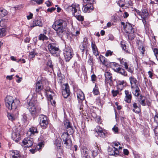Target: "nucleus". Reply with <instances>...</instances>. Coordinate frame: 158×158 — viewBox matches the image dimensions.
<instances>
[{"instance_id":"obj_1","label":"nucleus","mask_w":158,"mask_h":158,"mask_svg":"<svg viewBox=\"0 0 158 158\" xmlns=\"http://www.w3.org/2000/svg\"><path fill=\"white\" fill-rule=\"evenodd\" d=\"M66 26L65 21L62 19L56 21L52 25L53 28L56 31V33L60 37H62L65 34L64 29Z\"/></svg>"},{"instance_id":"obj_2","label":"nucleus","mask_w":158,"mask_h":158,"mask_svg":"<svg viewBox=\"0 0 158 158\" xmlns=\"http://www.w3.org/2000/svg\"><path fill=\"white\" fill-rule=\"evenodd\" d=\"M5 105L9 110H13L15 111H18L17 108L19 106L20 102L17 99H14L13 97L9 96L5 99Z\"/></svg>"},{"instance_id":"obj_3","label":"nucleus","mask_w":158,"mask_h":158,"mask_svg":"<svg viewBox=\"0 0 158 158\" xmlns=\"http://www.w3.org/2000/svg\"><path fill=\"white\" fill-rule=\"evenodd\" d=\"M68 9V10H71L73 15L76 17L77 20L79 21H83V17L80 15L81 11L78 4L73 3L71 6H69Z\"/></svg>"},{"instance_id":"obj_4","label":"nucleus","mask_w":158,"mask_h":158,"mask_svg":"<svg viewBox=\"0 0 158 158\" xmlns=\"http://www.w3.org/2000/svg\"><path fill=\"white\" fill-rule=\"evenodd\" d=\"M129 81L132 93L135 96H138L140 90L138 87V81L132 75L129 77Z\"/></svg>"},{"instance_id":"obj_5","label":"nucleus","mask_w":158,"mask_h":158,"mask_svg":"<svg viewBox=\"0 0 158 158\" xmlns=\"http://www.w3.org/2000/svg\"><path fill=\"white\" fill-rule=\"evenodd\" d=\"M37 100L34 101L31 100L28 103L29 110L33 118L36 117L38 114L41 112V108L37 107Z\"/></svg>"},{"instance_id":"obj_6","label":"nucleus","mask_w":158,"mask_h":158,"mask_svg":"<svg viewBox=\"0 0 158 158\" xmlns=\"http://www.w3.org/2000/svg\"><path fill=\"white\" fill-rule=\"evenodd\" d=\"M61 139L66 148H69L72 145L69 135L67 132H64L61 135Z\"/></svg>"},{"instance_id":"obj_7","label":"nucleus","mask_w":158,"mask_h":158,"mask_svg":"<svg viewBox=\"0 0 158 158\" xmlns=\"http://www.w3.org/2000/svg\"><path fill=\"white\" fill-rule=\"evenodd\" d=\"M73 51L72 48L69 46H66L63 50V55L66 62L69 61L73 57Z\"/></svg>"},{"instance_id":"obj_8","label":"nucleus","mask_w":158,"mask_h":158,"mask_svg":"<svg viewBox=\"0 0 158 158\" xmlns=\"http://www.w3.org/2000/svg\"><path fill=\"white\" fill-rule=\"evenodd\" d=\"M48 48L50 53L54 56H57L60 52L59 48L56 47L53 43L49 44L48 46Z\"/></svg>"},{"instance_id":"obj_9","label":"nucleus","mask_w":158,"mask_h":158,"mask_svg":"<svg viewBox=\"0 0 158 158\" xmlns=\"http://www.w3.org/2000/svg\"><path fill=\"white\" fill-rule=\"evenodd\" d=\"M39 120L41 127L44 129L46 128L48 124L47 117L43 114H41L39 116Z\"/></svg>"},{"instance_id":"obj_10","label":"nucleus","mask_w":158,"mask_h":158,"mask_svg":"<svg viewBox=\"0 0 158 158\" xmlns=\"http://www.w3.org/2000/svg\"><path fill=\"white\" fill-rule=\"evenodd\" d=\"M62 93L64 98H67L70 95V91L69 86L67 83L64 84L62 86Z\"/></svg>"},{"instance_id":"obj_11","label":"nucleus","mask_w":158,"mask_h":158,"mask_svg":"<svg viewBox=\"0 0 158 158\" xmlns=\"http://www.w3.org/2000/svg\"><path fill=\"white\" fill-rule=\"evenodd\" d=\"M35 87V91L36 93H39L41 90L43 89L44 90V89H45L44 87L42 81H38L36 82Z\"/></svg>"},{"instance_id":"obj_12","label":"nucleus","mask_w":158,"mask_h":158,"mask_svg":"<svg viewBox=\"0 0 158 158\" xmlns=\"http://www.w3.org/2000/svg\"><path fill=\"white\" fill-rule=\"evenodd\" d=\"M33 139L31 138H27L24 139L23 141V143L25 147H30L33 145Z\"/></svg>"},{"instance_id":"obj_13","label":"nucleus","mask_w":158,"mask_h":158,"mask_svg":"<svg viewBox=\"0 0 158 158\" xmlns=\"http://www.w3.org/2000/svg\"><path fill=\"white\" fill-rule=\"evenodd\" d=\"M38 131L36 127H31L27 131V134L29 136H33L35 134H38Z\"/></svg>"},{"instance_id":"obj_14","label":"nucleus","mask_w":158,"mask_h":158,"mask_svg":"<svg viewBox=\"0 0 158 158\" xmlns=\"http://www.w3.org/2000/svg\"><path fill=\"white\" fill-rule=\"evenodd\" d=\"M125 96L124 101L127 103H131L132 98L131 92L128 90H125Z\"/></svg>"},{"instance_id":"obj_15","label":"nucleus","mask_w":158,"mask_h":158,"mask_svg":"<svg viewBox=\"0 0 158 158\" xmlns=\"http://www.w3.org/2000/svg\"><path fill=\"white\" fill-rule=\"evenodd\" d=\"M19 114L18 111H16L13 113H9L7 116L9 120L12 121L14 120L17 117Z\"/></svg>"},{"instance_id":"obj_16","label":"nucleus","mask_w":158,"mask_h":158,"mask_svg":"<svg viewBox=\"0 0 158 158\" xmlns=\"http://www.w3.org/2000/svg\"><path fill=\"white\" fill-rule=\"evenodd\" d=\"M124 29L127 33H129L134 31L131 25L129 23H126V26L124 27Z\"/></svg>"},{"instance_id":"obj_17","label":"nucleus","mask_w":158,"mask_h":158,"mask_svg":"<svg viewBox=\"0 0 158 158\" xmlns=\"http://www.w3.org/2000/svg\"><path fill=\"white\" fill-rule=\"evenodd\" d=\"M76 94L77 99L78 100H80L82 101L85 98V96L83 92L80 89H77L76 91Z\"/></svg>"},{"instance_id":"obj_18","label":"nucleus","mask_w":158,"mask_h":158,"mask_svg":"<svg viewBox=\"0 0 158 158\" xmlns=\"http://www.w3.org/2000/svg\"><path fill=\"white\" fill-rule=\"evenodd\" d=\"M148 15V10L146 9H143L142 12H141V15L142 21H143V20H147Z\"/></svg>"},{"instance_id":"obj_19","label":"nucleus","mask_w":158,"mask_h":158,"mask_svg":"<svg viewBox=\"0 0 158 158\" xmlns=\"http://www.w3.org/2000/svg\"><path fill=\"white\" fill-rule=\"evenodd\" d=\"M91 46L94 54L95 56L98 55V49L95 42L93 40L91 41Z\"/></svg>"},{"instance_id":"obj_20","label":"nucleus","mask_w":158,"mask_h":158,"mask_svg":"<svg viewBox=\"0 0 158 158\" xmlns=\"http://www.w3.org/2000/svg\"><path fill=\"white\" fill-rule=\"evenodd\" d=\"M114 70L115 72L120 73L122 75L125 76H127V72L124 69L120 68V67L117 69L115 68Z\"/></svg>"},{"instance_id":"obj_21","label":"nucleus","mask_w":158,"mask_h":158,"mask_svg":"<svg viewBox=\"0 0 158 158\" xmlns=\"http://www.w3.org/2000/svg\"><path fill=\"white\" fill-rule=\"evenodd\" d=\"M132 107L133 108V111L137 113H139L141 111L140 106L139 105L138 106L137 103L134 102L132 104Z\"/></svg>"},{"instance_id":"obj_22","label":"nucleus","mask_w":158,"mask_h":158,"mask_svg":"<svg viewBox=\"0 0 158 158\" xmlns=\"http://www.w3.org/2000/svg\"><path fill=\"white\" fill-rule=\"evenodd\" d=\"M147 99L144 96L142 95L139 96L138 98V101L139 103L143 106H145L146 105Z\"/></svg>"},{"instance_id":"obj_23","label":"nucleus","mask_w":158,"mask_h":158,"mask_svg":"<svg viewBox=\"0 0 158 158\" xmlns=\"http://www.w3.org/2000/svg\"><path fill=\"white\" fill-rule=\"evenodd\" d=\"M10 158H18L19 153L17 150H12L10 151Z\"/></svg>"},{"instance_id":"obj_24","label":"nucleus","mask_w":158,"mask_h":158,"mask_svg":"<svg viewBox=\"0 0 158 158\" xmlns=\"http://www.w3.org/2000/svg\"><path fill=\"white\" fill-rule=\"evenodd\" d=\"M125 82L123 81H118L117 82V88L118 90H121L124 87Z\"/></svg>"},{"instance_id":"obj_25","label":"nucleus","mask_w":158,"mask_h":158,"mask_svg":"<svg viewBox=\"0 0 158 158\" xmlns=\"http://www.w3.org/2000/svg\"><path fill=\"white\" fill-rule=\"evenodd\" d=\"M94 147L92 148V155L93 157H95L98 155L99 148L97 144H96V145L94 146Z\"/></svg>"},{"instance_id":"obj_26","label":"nucleus","mask_w":158,"mask_h":158,"mask_svg":"<svg viewBox=\"0 0 158 158\" xmlns=\"http://www.w3.org/2000/svg\"><path fill=\"white\" fill-rule=\"evenodd\" d=\"M119 151L118 150V148H115L113 145V148L112 149V152L109 154L110 155H114L115 156H117L119 154Z\"/></svg>"},{"instance_id":"obj_27","label":"nucleus","mask_w":158,"mask_h":158,"mask_svg":"<svg viewBox=\"0 0 158 158\" xmlns=\"http://www.w3.org/2000/svg\"><path fill=\"white\" fill-rule=\"evenodd\" d=\"M43 25V23L41 20H37L33 21L32 26L31 27H34L36 26H42Z\"/></svg>"},{"instance_id":"obj_28","label":"nucleus","mask_w":158,"mask_h":158,"mask_svg":"<svg viewBox=\"0 0 158 158\" xmlns=\"http://www.w3.org/2000/svg\"><path fill=\"white\" fill-rule=\"evenodd\" d=\"M105 76L106 80V81L110 80V81L112 80L111 74L108 71L106 72L105 73Z\"/></svg>"},{"instance_id":"obj_29","label":"nucleus","mask_w":158,"mask_h":158,"mask_svg":"<svg viewBox=\"0 0 158 158\" xmlns=\"http://www.w3.org/2000/svg\"><path fill=\"white\" fill-rule=\"evenodd\" d=\"M12 138L15 141H18L20 138L19 133H16L15 132L13 133L12 135Z\"/></svg>"},{"instance_id":"obj_30","label":"nucleus","mask_w":158,"mask_h":158,"mask_svg":"<svg viewBox=\"0 0 158 158\" xmlns=\"http://www.w3.org/2000/svg\"><path fill=\"white\" fill-rule=\"evenodd\" d=\"M37 52L35 51V50L34 49L33 51L30 52L29 55V59H32L35 57V55H37Z\"/></svg>"},{"instance_id":"obj_31","label":"nucleus","mask_w":158,"mask_h":158,"mask_svg":"<svg viewBox=\"0 0 158 158\" xmlns=\"http://www.w3.org/2000/svg\"><path fill=\"white\" fill-rule=\"evenodd\" d=\"M44 92H45V94L46 95H50L51 94H54V93L51 91L49 87H47L46 88V89H44Z\"/></svg>"},{"instance_id":"obj_32","label":"nucleus","mask_w":158,"mask_h":158,"mask_svg":"<svg viewBox=\"0 0 158 158\" xmlns=\"http://www.w3.org/2000/svg\"><path fill=\"white\" fill-rule=\"evenodd\" d=\"M38 39L40 40H47L48 39V38L44 34H41L39 36Z\"/></svg>"},{"instance_id":"obj_33","label":"nucleus","mask_w":158,"mask_h":158,"mask_svg":"<svg viewBox=\"0 0 158 158\" xmlns=\"http://www.w3.org/2000/svg\"><path fill=\"white\" fill-rule=\"evenodd\" d=\"M93 94L95 95H97L99 94L98 88L96 84H95V87L93 89Z\"/></svg>"},{"instance_id":"obj_34","label":"nucleus","mask_w":158,"mask_h":158,"mask_svg":"<svg viewBox=\"0 0 158 158\" xmlns=\"http://www.w3.org/2000/svg\"><path fill=\"white\" fill-rule=\"evenodd\" d=\"M7 14V11L3 8H1L0 10V15L1 17H4Z\"/></svg>"},{"instance_id":"obj_35","label":"nucleus","mask_w":158,"mask_h":158,"mask_svg":"<svg viewBox=\"0 0 158 158\" xmlns=\"http://www.w3.org/2000/svg\"><path fill=\"white\" fill-rule=\"evenodd\" d=\"M111 67L112 68L114 71H115V69L118 68L120 66L117 63L115 62H113L110 64Z\"/></svg>"},{"instance_id":"obj_36","label":"nucleus","mask_w":158,"mask_h":158,"mask_svg":"<svg viewBox=\"0 0 158 158\" xmlns=\"http://www.w3.org/2000/svg\"><path fill=\"white\" fill-rule=\"evenodd\" d=\"M6 30L4 28L0 29V37H2L6 35Z\"/></svg>"},{"instance_id":"obj_37","label":"nucleus","mask_w":158,"mask_h":158,"mask_svg":"<svg viewBox=\"0 0 158 158\" xmlns=\"http://www.w3.org/2000/svg\"><path fill=\"white\" fill-rule=\"evenodd\" d=\"M134 31L129 32L128 35V39L130 40H132L134 39L135 35L134 34Z\"/></svg>"},{"instance_id":"obj_38","label":"nucleus","mask_w":158,"mask_h":158,"mask_svg":"<svg viewBox=\"0 0 158 158\" xmlns=\"http://www.w3.org/2000/svg\"><path fill=\"white\" fill-rule=\"evenodd\" d=\"M139 49L140 52L142 54V56H143L144 54V52L145 51V48L143 45H141L139 47Z\"/></svg>"},{"instance_id":"obj_39","label":"nucleus","mask_w":158,"mask_h":158,"mask_svg":"<svg viewBox=\"0 0 158 158\" xmlns=\"http://www.w3.org/2000/svg\"><path fill=\"white\" fill-rule=\"evenodd\" d=\"M112 131L115 134H118L119 129L116 125H115L112 128Z\"/></svg>"},{"instance_id":"obj_40","label":"nucleus","mask_w":158,"mask_h":158,"mask_svg":"<svg viewBox=\"0 0 158 158\" xmlns=\"http://www.w3.org/2000/svg\"><path fill=\"white\" fill-rule=\"evenodd\" d=\"M142 22L144 24L145 30L146 31L148 30L149 25L148 23L147 22V20H143Z\"/></svg>"},{"instance_id":"obj_41","label":"nucleus","mask_w":158,"mask_h":158,"mask_svg":"<svg viewBox=\"0 0 158 158\" xmlns=\"http://www.w3.org/2000/svg\"><path fill=\"white\" fill-rule=\"evenodd\" d=\"M38 94L37 95V101H40L44 98V97L42 95V94L40 92L39 93H38Z\"/></svg>"},{"instance_id":"obj_42","label":"nucleus","mask_w":158,"mask_h":158,"mask_svg":"<svg viewBox=\"0 0 158 158\" xmlns=\"http://www.w3.org/2000/svg\"><path fill=\"white\" fill-rule=\"evenodd\" d=\"M98 134L101 137L104 138L106 136V132L104 130H102L100 132L98 133Z\"/></svg>"},{"instance_id":"obj_43","label":"nucleus","mask_w":158,"mask_h":158,"mask_svg":"<svg viewBox=\"0 0 158 158\" xmlns=\"http://www.w3.org/2000/svg\"><path fill=\"white\" fill-rule=\"evenodd\" d=\"M6 20L5 19H2L0 21V25L1 27H4L6 25Z\"/></svg>"},{"instance_id":"obj_44","label":"nucleus","mask_w":158,"mask_h":158,"mask_svg":"<svg viewBox=\"0 0 158 158\" xmlns=\"http://www.w3.org/2000/svg\"><path fill=\"white\" fill-rule=\"evenodd\" d=\"M95 3L94 0H89V4L90 5V6H89V10H91L92 11L94 9V7L92 5H91V4H94Z\"/></svg>"},{"instance_id":"obj_45","label":"nucleus","mask_w":158,"mask_h":158,"mask_svg":"<svg viewBox=\"0 0 158 158\" xmlns=\"http://www.w3.org/2000/svg\"><path fill=\"white\" fill-rule=\"evenodd\" d=\"M87 39H84V41L83 44V48H86L88 46V42H86Z\"/></svg>"},{"instance_id":"obj_46","label":"nucleus","mask_w":158,"mask_h":158,"mask_svg":"<svg viewBox=\"0 0 158 158\" xmlns=\"http://www.w3.org/2000/svg\"><path fill=\"white\" fill-rule=\"evenodd\" d=\"M123 42H121V47L127 53L128 52V51L127 50H126V45L124 44H123Z\"/></svg>"},{"instance_id":"obj_47","label":"nucleus","mask_w":158,"mask_h":158,"mask_svg":"<svg viewBox=\"0 0 158 158\" xmlns=\"http://www.w3.org/2000/svg\"><path fill=\"white\" fill-rule=\"evenodd\" d=\"M125 3V4L128 6H132L133 5V3L131 0H126Z\"/></svg>"},{"instance_id":"obj_48","label":"nucleus","mask_w":158,"mask_h":158,"mask_svg":"<svg viewBox=\"0 0 158 158\" xmlns=\"http://www.w3.org/2000/svg\"><path fill=\"white\" fill-rule=\"evenodd\" d=\"M83 106L81 102H79V104L77 106V109L79 110H81L83 108Z\"/></svg>"},{"instance_id":"obj_49","label":"nucleus","mask_w":158,"mask_h":158,"mask_svg":"<svg viewBox=\"0 0 158 158\" xmlns=\"http://www.w3.org/2000/svg\"><path fill=\"white\" fill-rule=\"evenodd\" d=\"M97 77L96 75L93 74L91 76V81L93 83H94L96 81Z\"/></svg>"},{"instance_id":"obj_50","label":"nucleus","mask_w":158,"mask_h":158,"mask_svg":"<svg viewBox=\"0 0 158 158\" xmlns=\"http://www.w3.org/2000/svg\"><path fill=\"white\" fill-rule=\"evenodd\" d=\"M95 130L98 133L103 130L99 126L96 127V128H95Z\"/></svg>"},{"instance_id":"obj_51","label":"nucleus","mask_w":158,"mask_h":158,"mask_svg":"<svg viewBox=\"0 0 158 158\" xmlns=\"http://www.w3.org/2000/svg\"><path fill=\"white\" fill-rule=\"evenodd\" d=\"M65 127L67 128L71 127L70 123L68 121H66L64 123Z\"/></svg>"},{"instance_id":"obj_52","label":"nucleus","mask_w":158,"mask_h":158,"mask_svg":"<svg viewBox=\"0 0 158 158\" xmlns=\"http://www.w3.org/2000/svg\"><path fill=\"white\" fill-rule=\"evenodd\" d=\"M67 131L69 132V133L72 134L74 132V130L71 127L67 128Z\"/></svg>"},{"instance_id":"obj_53","label":"nucleus","mask_w":158,"mask_h":158,"mask_svg":"<svg viewBox=\"0 0 158 158\" xmlns=\"http://www.w3.org/2000/svg\"><path fill=\"white\" fill-rule=\"evenodd\" d=\"M47 65L50 68L52 69L53 68V65L52 64V62L51 60H48L47 63Z\"/></svg>"},{"instance_id":"obj_54","label":"nucleus","mask_w":158,"mask_h":158,"mask_svg":"<svg viewBox=\"0 0 158 158\" xmlns=\"http://www.w3.org/2000/svg\"><path fill=\"white\" fill-rule=\"evenodd\" d=\"M83 12L85 13H86L89 10V5H88L86 6H83Z\"/></svg>"},{"instance_id":"obj_55","label":"nucleus","mask_w":158,"mask_h":158,"mask_svg":"<svg viewBox=\"0 0 158 158\" xmlns=\"http://www.w3.org/2000/svg\"><path fill=\"white\" fill-rule=\"evenodd\" d=\"M83 6L89 5V0H83Z\"/></svg>"},{"instance_id":"obj_56","label":"nucleus","mask_w":158,"mask_h":158,"mask_svg":"<svg viewBox=\"0 0 158 158\" xmlns=\"http://www.w3.org/2000/svg\"><path fill=\"white\" fill-rule=\"evenodd\" d=\"M119 90H113L112 91V93L114 97H115L117 95V94L118 93V91Z\"/></svg>"},{"instance_id":"obj_57","label":"nucleus","mask_w":158,"mask_h":158,"mask_svg":"<svg viewBox=\"0 0 158 158\" xmlns=\"http://www.w3.org/2000/svg\"><path fill=\"white\" fill-rule=\"evenodd\" d=\"M113 52L111 51L110 50H108L105 54V56H111Z\"/></svg>"},{"instance_id":"obj_58","label":"nucleus","mask_w":158,"mask_h":158,"mask_svg":"<svg viewBox=\"0 0 158 158\" xmlns=\"http://www.w3.org/2000/svg\"><path fill=\"white\" fill-rule=\"evenodd\" d=\"M154 121L158 124V114H156L154 117Z\"/></svg>"},{"instance_id":"obj_59","label":"nucleus","mask_w":158,"mask_h":158,"mask_svg":"<svg viewBox=\"0 0 158 158\" xmlns=\"http://www.w3.org/2000/svg\"><path fill=\"white\" fill-rule=\"evenodd\" d=\"M118 5L120 7H122L124 6L125 4L122 1H119L118 3Z\"/></svg>"},{"instance_id":"obj_60","label":"nucleus","mask_w":158,"mask_h":158,"mask_svg":"<svg viewBox=\"0 0 158 158\" xmlns=\"http://www.w3.org/2000/svg\"><path fill=\"white\" fill-rule=\"evenodd\" d=\"M105 58L103 56H101L100 57V61L103 63L104 64L105 62Z\"/></svg>"},{"instance_id":"obj_61","label":"nucleus","mask_w":158,"mask_h":158,"mask_svg":"<svg viewBox=\"0 0 158 158\" xmlns=\"http://www.w3.org/2000/svg\"><path fill=\"white\" fill-rule=\"evenodd\" d=\"M10 59L12 60L13 61H16V62H19L20 61H21V59H19L18 60H17L15 58L14 56H12L10 57Z\"/></svg>"},{"instance_id":"obj_62","label":"nucleus","mask_w":158,"mask_h":158,"mask_svg":"<svg viewBox=\"0 0 158 158\" xmlns=\"http://www.w3.org/2000/svg\"><path fill=\"white\" fill-rule=\"evenodd\" d=\"M129 72L131 73H133V68L131 67H128V68L127 69H126Z\"/></svg>"},{"instance_id":"obj_63","label":"nucleus","mask_w":158,"mask_h":158,"mask_svg":"<svg viewBox=\"0 0 158 158\" xmlns=\"http://www.w3.org/2000/svg\"><path fill=\"white\" fill-rule=\"evenodd\" d=\"M152 71V70L151 71H149L148 72L149 77L151 78H152V77L153 76V73Z\"/></svg>"},{"instance_id":"obj_64","label":"nucleus","mask_w":158,"mask_h":158,"mask_svg":"<svg viewBox=\"0 0 158 158\" xmlns=\"http://www.w3.org/2000/svg\"><path fill=\"white\" fill-rule=\"evenodd\" d=\"M89 156L88 155V152H85V153L84 154V155L83 156L82 158H89Z\"/></svg>"}]
</instances>
